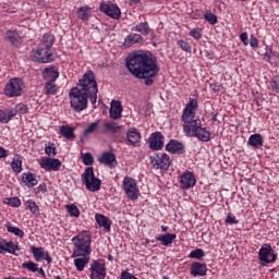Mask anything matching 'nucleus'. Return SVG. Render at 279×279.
<instances>
[{
    "mask_svg": "<svg viewBox=\"0 0 279 279\" xmlns=\"http://www.w3.org/2000/svg\"><path fill=\"white\" fill-rule=\"evenodd\" d=\"M132 31L138 32L140 34H142V36H147L151 32V28H149V24H147V22H142V23L135 25L132 28Z\"/></svg>",
    "mask_w": 279,
    "mask_h": 279,
    "instance_id": "obj_30",
    "label": "nucleus"
},
{
    "mask_svg": "<svg viewBox=\"0 0 279 279\" xmlns=\"http://www.w3.org/2000/svg\"><path fill=\"white\" fill-rule=\"evenodd\" d=\"M23 80L19 77L11 78L4 87V95L7 97H21L23 95Z\"/></svg>",
    "mask_w": 279,
    "mask_h": 279,
    "instance_id": "obj_7",
    "label": "nucleus"
},
{
    "mask_svg": "<svg viewBox=\"0 0 279 279\" xmlns=\"http://www.w3.org/2000/svg\"><path fill=\"white\" fill-rule=\"evenodd\" d=\"M271 86H272L274 90L279 93V76H275L272 78Z\"/></svg>",
    "mask_w": 279,
    "mask_h": 279,
    "instance_id": "obj_51",
    "label": "nucleus"
},
{
    "mask_svg": "<svg viewBox=\"0 0 279 279\" xmlns=\"http://www.w3.org/2000/svg\"><path fill=\"white\" fill-rule=\"evenodd\" d=\"M98 162H100V165H106L107 167H117V156L112 153H104L98 158Z\"/></svg>",
    "mask_w": 279,
    "mask_h": 279,
    "instance_id": "obj_18",
    "label": "nucleus"
},
{
    "mask_svg": "<svg viewBox=\"0 0 279 279\" xmlns=\"http://www.w3.org/2000/svg\"><path fill=\"white\" fill-rule=\"evenodd\" d=\"M187 136H196L198 141H203L204 143L210 141V132H208L206 128H202V122H198V125L196 126H192L191 135Z\"/></svg>",
    "mask_w": 279,
    "mask_h": 279,
    "instance_id": "obj_13",
    "label": "nucleus"
},
{
    "mask_svg": "<svg viewBox=\"0 0 279 279\" xmlns=\"http://www.w3.org/2000/svg\"><path fill=\"white\" fill-rule=\"evenodd\" d=\"M190 36L194 38V40H201L202 39V28L196 27L190 32Z\"/></svg>",
    "mask_w": 279,
    "mask_h": 279,
    "instance_id": "obj_48",
    "label": "nucleus"
},
{
    "mask_svg": "<svg viewBox=\"0 0 279 279\" xmlns=\"http://www.w3.org/2000/svg\"><path fill=\"white\" fill-rule=\"evenodd\" d=\"M83 158V163L86 165V167H90L93 162H95V158L93 157V154L90 153H85L82 155Z\"/></svg>",
    "mask_w": 279,
    "mask_h": 279,
    "instance_id": "obj_42",
    "label": "nucleus"
},
{
    "mask_svg": "<svg viewBox=\"0 0 279 279\" xmlns=\"http://www.w3.org/2000/svg\"><path fill=\"white\" fill-rule=\"evenodd\" d=\"M150 162L154 169H161V171H167L171 167V159L167 154H154L150 156Z\"/></svg>",
    "mask_w": 279,
    "mask_h": 279,
    "instance_id": "obj_8",
    "label": "nucleus"
},
{
    "mask_svg": "<svg viewBox=\"0 0 279 279\" xmlns=\"http://www.w3.org/2000/svg\"><path fill=\"white\" fill-rule=\"evenodd\" d=\"M37 271L40 276H43V278H45L46 274H45V269L43 268H37Z\"/></svg>",
    "mask_w": 279,
    "mask_h": 279,
    "instance_id": "obj_61",
    "label": "nucleus"
},
{
    "mask_svg": "<svg viewBox=\"0 0 279 279\" xmlns=\"http://www.w3.org/2000/svg\"><path fill=\"white\" fill-rule=\"evenodd\" d=\"M248 145L254 147V149H260L263 147V135L260 134H253L248 138Z\"/></svg>",
    "mask_w": 279,
    "mask_h": 279,
    "instance_id": "obj_29",
    "label": "nucleus"
},
{
    "mask_svg": "<svg viewBox=\"0 0 279 279\" xmlns=\"http://www.w3.org/2000/svg\"><path fill=\"white\" fill-rule=\"evenodd\" d=\"M106 130H109V132H113V134H117L119 130H121V126H119V123L117 122H107L105 123Z\"/></svg>",
    "mask_w": 279,
    "mask_h": 279,
    "instance_id": "obj_41",
    "label": "nucleus"
},
{
    "mask_svg": "<svg viewBox=\"0 0 279 279\" xmlns=\"http://www.w3.org/2000/svg\"><path fill=\"white\" fill-rule=\"evenodd\" d=\"M45 151H46L47 156H51V154H52V156H57V154H58L56 151V147H53V146H46Z\"/></svg>",
    "mask_w": 279,
    "mask_h": 279,
    "instance_id": "obj_49",
    "label": "nucleus"
},
{
    "mask_svg": "<svg viewBox=\"0 0 279 279\" xmlns=\"http://www.w3.org/2000/svg\"><path fill=\"white\" fill-rule=\"evenodd\" d=\"M143 43V36L138 35V34H130L123 45L124 47H132V45H136V44H141Z\"/></svg>",
    "mask_w": 279,
    "mask_h": 279,
    "instance_id": "obj_28",
    "label": "nucleus"
},
{
    "mask_svg": "<svg viewBox=\"0 0 279 279\" xmlns=\"http://www.w3.org/2000/svg\"><path fill=\"white\" fill-rule=\"evenodd\" d=\"M31 250L33 252V256L37 263H40L43 260V257L45 256V248L44 247H36L31 246Z\"/></svg>",
    "mask_w": 279,
    "mask_h": 279,
    "instance_id": "obj_34",
    "label": "nucleus"
},
{
    "mask_svg": "<svg viewBox=\"0 0 279 279\" xmlns=\"http://www.w3.org/2000/svg\"><path fill=\"white\" fill-rule=\"evenodd\" d=\"M45 191H47V185L45 183L37 187V193H45Z\"/></svg>",
    "mask_w": 279,
    "mask_h": 279,
    "instance_id": "obj_58",
    "label": "nucleus"
},
{
    "mask_svg": "<svg viewBox=\"0 0 279 279\" xmlns=\"http://www.w3.org/2000/svg\"><path fill=\"white\" fill-rule=\"evenodd\" d=\"M100 12L110 16V19L119 20L121 19V9L112 2L100 3Z\"/></svg>",
    "mask_w": 279,
    "mask_h": 279,
    "instance_id": "obj_11",
    "label": "nucleus"
},
{
    "mask_svg": "<svg viewBox=\"0 0 279 279\" xmlns=\"http://www.w3.org/2000/svg\"><path fill=\"white\" fill-rule=\"evenodd\" d=\"M8 232H11L12 234H15V236H19L20 239H23L25 236V232L21 230L20 228L12 227V225L9 222L5 225Z\"/></svg>",
    "mask_w": 279,
    "mask_h": 279,
    "instance_id": "obj_36",
    "label": "nucleus"
},
{
    "mask_svg": "<svg viewBox=\"0 0 279 279\" xmlns=\"http://www.w3.org/2000/svg\"><path fill=\"white\" fill-rule=\"evenodd\" d=\"M166 150L170 151V154H183L184 153V144L171 140L167 145H166Z\"/></svg>",
    "mask_w": 279,
    "mask_h": 279,
    "instance_id": "obj_21",
    "label": "nucleus"
},
{
    "mask_svg": "<svg viewBox=\"0 0 279 279\" xmlns=\"http://www.w3.org/2000/svg\"><path fill=\"white\" fill-rule=\"evenodd\" d=\"M205 21L209 23L210 25H216L217 23V15L214 14L213 12H207L204 14Z\"/></svg>",
    "mask_w": 279,
    "mask_h": 279,
    "instance_id": "obj_47",
    "label": "nucleus"
},
{
    "mask_svg": "<svg viewBox=\"0 0 279 279\" xmlns=\"http://www.w3.org/2000/svg\"><path fill=\"white\" fill-rule=\"evenodd\" d=\"M41 260H47V263H51L52 258L49 256L48 252H45V255L41 257Z\"/></svg>",
    "mask_w": 279,
    "mask_h": 279,
    "instance_id": "obj_59",
    "label": "nucleus"
},
{
    "mask_svg": "<svg viewBox=\"0 0 279 279\" xmlns=\"http://www.w3.org/2000/svg\"><path fill=\"white\" fill-rule=\"evenodd\" d=\"M72 243L74 244L72 258H77V256H88L90 254V235L85 234L73 238Z\"/></svg>",
    "mask_w": 279,
    "mask_h": 279,
    "instance_id": "obj_5",
    "label": "nucleus"
},
{
    "mask_svg": "<svg viewBox=\"0 0 279 279\" xmlns=\"http://www.w3.org/2000/svg\"><path fill=\"white\" fill-rule=\"evenodd\" d=\"M126 141L129 145H132L133 147H138L141 143V132L136 130L135 128L129 129L126 132Z\"/></svg>",
    "mask_w": 279,
    "mask_h": 279,
    "instance_id": "obj_16",
    "label": "nucleus"
},
{
    "mask_svg": "<svg viewBox=\"0 0 279 279\" xmlns=\"http://www.w3.org/2000/svg\"><path fill=\"white\" fill-rule=\"evenodd\" d=\"M60 77V73L57 69L53 68H46L44 70V80L47 82H56Z\"/></svg>",
    "mask_w": 279,
    "mask_h": 279,
    "instance_id": "obj_25",
    "label": "nucleus"
},
{
    "mask_svg": "<svg viewBox=\"0 0 279 279\" xmlns=\"http://www.w3.org/2000/svg\"><path fill=\"white\" fill-rule=\"evenodd\" d=\"M123 189L129 199H138V187H136V180L125 177L123 180Z\"/></svg>",
    "mask_w": 279,
    "mask_h": 279,
    "instance_id": "obj_9",
    "label": "nucleus"
},
{
    "mask_svg": "<svg viewBox=\"0 0 279 279\" xmlns=\"http://www.w3.org/2000/svg\"><path fill=\"white\" fill-rule=\"evenodd\" d=\"M5 39L13 45V47H19L22 43L21 35L16 31H8L5 34Z\"/></svg>",
    "mask_w": 279,
    "mask_h": 279,
    "instance_id": "obj_23",
    "label": "nucleus"
},
{
    "mask_svg": "<svg viewBox=\"0 0 279 279\" xmlns=\"http://www.w3.org/2000/svg\"><path fill=\"white\" fill-rule=\"evenodd\" d=\"M26 206L27 208H29L31 213H33V215H35L36 217L40 215V209L38 208V205H36V202L27 201Z\"/></svg>",
    "mask_w": 279,
    "mask_h": 279,
    "instance_id": "obj_40",
    "label": "nucleus"
},
{
    "mask_svg": "<svg viewBox=\"0 0 279 279\" xmlns=\"http://www.w3.org/2000/svg\"><path fill=\"white\" fill-rule=\"evenodd\" d=\"M95 219H96L98 226H100V228H104V230H107V232H110L112 221H110L108 217H106L101 214H96Z\"/></svg>",
    "mask_w": 279,
    "mask_h": 279,
    "instance_id": "obj_24",
    "label": "nucleus"
},
{
    "mask_svg": "<svg viewBox=\"0 0 279 279\" xmlns=\"http://www.w3.org/2000/svg\"><path fill=\"white\" fill-rule=\"evenodd\" d=\"M205 253L202 248H196L190 253V258H197L198 260H202L204 258Z\"/></svg>",
    "mask_w": 279,
    "mask_h": 279,
    "instance_id": "obj_45",
    "label": "nucleus"
},
{
    "mask_svg": "<svg viewBox=\"0 0 279 279\" xmlns=\"http://www.w3.org/2000/svg\"><path fill=\"white\" fill-rule=\"evenodd\" d=\"M161 230H162V232H167V230H169V227L161 226Z\"/></svg>",
    "mask_w": 279,
    "mask_h": 279,
    "instance_id": "obj_62",
    "label": "nucleus"
},
{
    "mask_svg": "<svg viewBox=\"0 0 279 279\" xmlns=\"http://www.w3.org/2000/svg\"><path fill=\"white\" fill-rule=\"evenodd\" d=\"M56 81H47L45 84V95H56Z\"/></svg>",
    "mask_w": 279,
    "mask_h": 279,
    "instance_id": "obj_35",
    "label": "nucleus"
},
{
    "mask_svg": "<svg viewBox=\"0 0 279 279\" xmlns=\"http://www.w3.org/2000/svg\"><path fill=\"white\" fill-rule=\"evenodd\" d=\"M99 130V123L93 122L90 125L87 126V129L84 131V136L88 137L90 134H95Z\"/></svg>",
    "mask_w": 279,
    "mask_h": 279,
    "instance_id": "obj_38",
    "label": "nucleus"
},
{
    "mask_svg": "<svg viewBox=\"0 0 279 279\" xmlns=\"http://www.w3.org/2000/svg\"><path fill=\"white\" fill-rule=\"evenodd\" d=\"M0 123H8V119L5 118V111L0 110Z\"/></svg>",
    "mask_w": 279,
    "mask_h": 279,
    "instance_id": "obj_56",
    "label": "nucleus"
},
{
    "mask_svg": "<svg viewBox=\"0 0 279 279\" xmlns=\"http://www.w3.org/2000/svg\"><path fill=\"white\" fill-rule=\"evenodd\" d=\"M97 81L93 70H88L78 81L77 86L70 89V104L74 112H82L88 108V99L92 104H97Z\"/></svg>",
    "mask_w": 279,
    "mask_h": 279,
    "instance_id": "obj_1",
    "label": "nucleus"
},
{
    "mask_svg": "<svg viewBox=\"0 0 279 279\" xmlns=\"http://www.w3.org/2000/svg\"><path fill=\"white\" fill-rule=\"evenodd\" d=\"M4 204H8L13 208H19V206H21V199H19V197L5 198Z\"/></svg>",
    "mask_w": 279,
    "mask_h": 279,
    "instance_id": "obj_46",
    "label": "nucleus"
},
{
    "mask_svg": "<svg viewBox=\"0 0 279 279\" xmlns=\"http://www.w3.org/2000/svg\"><path fill=\"white\" fill-rule=\"evenodd\" d=\"M126 68L137 80H145V86L154 84L153 77L160 72L158 61L151 52L137 51L126 58Z\"/></svg>",
    "mask_w": 279,
    "mask_h": 279,
    "instance_id": "obj_2",
    "label": "nucleus"
},
{
    "mask_svg": "<svg viewBox=\"0 0 279 279\" xmlns=\"http://www.w3.org/2000/svg\"><path fill=\"white\" fill-rule=\"evenodd\" d=\"M16 112H20V114H27V106L23 104L17 105Z\"/></svg>",
    "mask_w": 279,
    "mask_h": 279,
    "instance_id": "obj_50",
    "label": "nucleus"
},
{
    "mask_svg": "<svg viewBox=\"0 0 279 279\" xmlns=\"http://www.w3.org/2000/svg\"><path fill=\"white\" fill-rule=\"evenodd\" d=\"M19 245L14 244V242L5 241V239L0 238V254H4V252H8L9 254H15L19 252Z\"/></svg>",
    "mask_w": 279,
    "mask_h": 279,
    "instance_id": "obj_17",
    "label": "nucleus"
},
{
    "mask_svg": "<svg viewBox=\"0 0 279 279\" xmlns=\"http://www.w3.org/2000/svg\"><path fill=\"white\" fill-rule=\"evenodd\" d=\"M53 43H56V37H53V35L45 34L38 48L32 52L33 60L35 62H40L41 64L53 62V52H51Z\"/></svg>",
    "mask_w": 279,
    "mask_h": 279,
    "instance_id": "obj_3",
    "label": "nucleus"
},
{
    "mask_svg": "<svg viewBox=\"0 0 279 279\" xmlns=\"http://www.w3.org/2000/svg\"><path fill=\"white\" fill-rule=\"evenodd\" d=\"M90 279H106V264L94 260L90 265Z\"/></svg>",
    "mask_w": 279,
    "mask_h": 279,
    "instance_id": "obj_12",
    "label": "nucleus"
},
{
    "mask_svg": "<svg viewBox=\"0 0 279 279\" xmlns=\"http://www.w3.org/2000/svg\"><path fill=\"white\" fill-rule=\"evenodd\" d=\"M60 134L64 136L68 141H73L75 138V129L70 125H61Z\"/></svg>",
    "mask_w": 279,
    "mask_h": 279,
    "instance_id": "obj_27",
    "label": "nucleus"
},
{
    "mask_svg": "<svg viewBox=\"0 0 279 279\" xmlns=\"http://www.w3.org/2000/svg\"><path fill=\"white\" fill-rule=\"evenodd\" d=\"M178 47H180V49H182V51H185L186 53H191V51H192L191 44H189L184 39H180L178 41Z\"/></svg>",
    "mask_w": 279,
    "mask_h": 279,
    "instance_id": "obj_44",
    "label": "nucleus"
},
{
    "mask_svg": "<svg viewBox=\"0 0 279 279\" xmlns=\"http://www.w3.org/2000/svg\"><path fill=\"white\" fill-rule=\"evenodd\" d=\"M121 112H123V106L121 105V101L113 100L111 101V107L109 110V114L111 119H121Z\"/></svg>",
    "mask_w": 279,
    "mask_h": 279,
    "instance_id": "obj_20",
    "label": "nucleus"
},
{
    "mask_svg": "<svg viewBox=\"0 0 279 279\" xmlns=\"http://www.w3.org/2000/svg\"><path fill=\"white\" fill-rule=\"evenodd\" d=\"M206 271H208L206 264L195 262L191 266V274L194 278H197V276H206Z\"/></svg>",
    "mask_w": 279,
    "mask_h": 279,
    "instance_id": "obj_22",
    "label": "nucleus"
},
{
    "mask_svg": "<svg viewBox=\"0 0 279 279\" xmlns=\"http://www.w3.org/2000/svg\"><path fill=\"white\" fill-rule=\"evenodd\" d=\"M70 217H80V208L75 204L65 206Z\"/></svg>",
    "mask_w": 279,
    "mask_h": 279,
    "instance_id": "obj_39",
    "label": "nucleus"
},
{
    "mask_svg": "<svg viewBox=\"0 0 279 279\" xmlns=\"http://www.w3.org/2000/svg\"><path fill=\"white\" fill-rule=\"evenodd\" d=\"M90 14V9L87 7H82L78 9V19H82V21H86Z\"/></svg>",
    "mask_w": 279,
    "mask_h": 279,
    "instance_id": "obj_43",
    "label": "nucleus"
},
{
    "mask_svg": "<svg viewBox=\"0 0 279 279\" xmlns=\"http://www.w3.org/2000/svg\"><path fill=\"white\" fill-rule=\"evenodd\" d=\"M197 180L191 172H185L181 175V189H192L195 186Z\"/></svg>",
    "mask_w": 279,
    "mask_h": 279,
    "instance_id": "obj_19",
    "label": "nucleus"
},
{
    "mask_svg": "<svg viewBox=\"0 0 279 279\" xmlns=\"http://www.w3.org/2000/svg\"><path fill=\"white\" fill-rule=\"evenodd\" d=\"M197 108H198L197 100L191 99L183 110L182 121L183 123H185L183 125V130L186 135H191V129L196 128V125H199V123L202 122V120H199L195 116Z\"/></svg>",
    "mask_w": 279,
    "mask_h": 279,
    "instance_id": "obj_4",
    "label": "nucleus"
},
{
    "mask_svg": "<svg viewBox=\"0 0 279 279\" xmlns=\"http://www.w3.org/2000/svg\"><path fill=\"white\" fill-rule=\"evenodd\" d=\"M88 263H90V257L88 255L74 259V265L77 271H82Z\"/></svg>",
    "mask_w": 279,
    "mask_h": 279,
    "instance_id": "obj_31",
    "label": "nucleus"
},
{
    "mask_svg": "<svg viewBox=\"0 0 279 279\" xmlns=\"http://www.w3.org/2000/svg\"><path fill=\"white\" fill-rule=\"evenodd\" d=\"M250 46L253 47V49L258 47V38H256L254 35H251L250 37Z\"/></svg>",
    "mask_w": 279,
    "mask_h": 279,
    "instance_id": "obj_53",
    "label": "nucleus"
},
{
    "mask_svg": "<svg viewBox=\"0 0 279 279\" xmlns=\"http://www.w3.org/2000/svg\"><path fill=\"white\" fill-rule=\"evenodd\" d=\"M149 147L150 149H160L161 147H165V136H162V133L155 132L150 135L148 138Z\"/></svg>",
    "mask_w": 279,
    "mask_h": 279,
    "instance_id": "obj_15",
    "label": "nucleus"
},
{
    "mask_svg": "<svg viewBox=\"0 0 279 279\" xmlns=\"http://www.w3.org/2000/svg\"><path fill=\"white\" fill-rule=\"evenodd\" d=\"M210 88L214 93H219V90H221V85H210Z\"/></svg>",
    "mask_w": 279,
    "mask_h": 279,
    "instance_id": "obj_60",
    "label": "nucleus"
},
{
    "mask_svg": "<svg viewBox=\"0 0 279 279\" xmlns=\"http://www.w3.org/2000/svg\"><path fill=\"white\" fill-rule=\"evenodd\" d=\"M22 181L28 189H34L38 184V180H36V174L28 172L24 173L22 177Z\"/></svg>",
    "mask_w": 279,
    "mask_h": 279,
    "instance_id": "obj_26",
    "label": "nucleus"
},
{
    "mask_svg": "<svg viewBox=\"0 0 279 279\" xmlns=\"http://www.w3.org/2000/svg\"><path fill=\"white\" fill-rule=\"evenodd\" d=\"M39 165L45 171H60V167H62V162L53 158H41Z\"/></svg>",
    "mask_w": 279,
    "mask_h": 279,
    "instance_id": "obj_14",
    "label": "nucleus"
},
{
    "mask_svg": "<svg viewBox=\"0 0 279 279\" xmlns=\"http://www.w3.org/2000/svg\"><path fill=\"white\" fill-rule=\"evenodd\" d=\"M83 183L85 184L87 191L92 193H97L101 189V180L95 177V169L93 167H87L85 172L82 174Z\"/></svg>",
    "mask_w": 279,
    "mask_h": 279,
    "instance_id": "obj_6",
    "label": "nucleus"
},
{
    "mask_svg": "<svg viewBox=\"0 0 279 279\" xmlns=\"http://www.w3.org/2000/svg\"><path fill=\"white\" fill-rule=\"evenodd\" d=\"M278 255L274 253L270 244H264L258 253V258L262 262V265L265 266V263H276V258Z\"/></svg>",
    "mask_w": 279,
    "mask_h": 279,
    "instance_id": "obj_10",
    "label": "nucleus"
},
{
    "mask_svg": "<svg viewBox=\"0 0 279 279\" xmlns=\"http://www.w3.org/2000/svg\"><path fill=\"white\" fill-rule=\"evenodd\" d=\"M56 279H62V277H60V276H57V277H56Z\"/></svg>",
    "mask_w": 279,
    "mask_h": 279,
    "instance_id": "obj_64",
    "label": "nucleus"
},
{
    "mask_svg": "<svg viewBox=\"0 0 279 279\" xmlns=\"http://www.w3.org/2000/svg\"><path fill=\"white\" fill-rule=\"evenodd\" d=\"M240 40L247 47L250 45V39L247 38V33H242L240 35Z\"/></svg>",
    "mask_w": 279,
    "mask_h": 279,
    "instance_id": "obj_54",
    "label": "nucleus"
},
{
    "mask_svg": "<svg viewBox=\"0 0 279 279\" xmlns=\"http://www.w3.org/2000/svg\"><path fill=\"white\" fill-rule=\"evenodd\" d=\"M0 158H8V150L0 146Z\"/></svg>",
    "mask_w": 279,
    "mask_h": 279,
    "instance_id": "obj_57",
    "label": "nucleus"
},
{
    "mask_svg": "<svg viewBox=\"0 0 279 279\" xmlns=\"http://www.w3.org/2000/svg\"><path fill=\"white\" fill-rule=\"evenodd\" d=\"M23 269H27V271H32L33 274H36L38 271V264L28 260L22 264Z\"/></svg>",
    "mask_w": 279,
    "mask_h": 279,
    "instance_id": "obj_37",
    "label": "nucleus"
},
{
    "mask_svg": "<svg viewBox=\"0 0 279 279\" xmlns=\"http://www.w3.org/2000/svg\"><path fill=\"white\" fill-rule=\"evenodd\" d=\"M157 241H160L162 245H171L173 241H175V234L173 233H167V234H159L157 238Z\"/></svg>",
    "mask_w": 279,
    "mask_h": 279,
    "instance_id": "obj_32",
    "label": "nucleus"
},
{
    "mask_svg": "<svg viewBox=\"0 0 279 279\" xmlns=\"http://www.w3.org/2000/svg\"><path fill=\"white\" fill-rule=\"evenodd\" d=\"M134 3H141V0H133Z\"/></svg>",
    "mask_w": 279,
    "mask_h": 279,
    "instance_id": "obj_63",
    "label": "nucleus"
},
{
    "mask_svg": "<svg viewBox=\"0 0 279 279\" xmlns=\"http://www.w3.org/2000/svg\"><path fill=\"white\" fill-rule=\"evenodd\" d=\"M11 167L15 173H21L23 161L21 160V156L15 155L12 159Z\"/></svg>",
    "mask_w": 279,
    "mask_h": 279,
    "instance_id": "obj_33",
    "label": "nucleus"
},
{
    "mask_svg": "<svg viewBox=\"0 0 279 279\" xmlns=\"http://www.w3.org/2000/svg\"><path fill=\"white\" fill-rule=\"evenodd\" d=\"M14 117H16V110L12 109L8 111V113L5 112L7 123L10 122Z\"/></svg>",
    "mask_w": 279,
    "mask_h": 279,
    "instance_id": "obj_52",
    "label": "nucleus"
},
{
    "mask_svg": "<svg viewBox=\"0 0 279 279\" xmlns=\"http://www.w3.org/2000/svg\"><path fill=\"white\" fill-rule=\"evenodd\" d=\"M226 222H227V223H230V226H232V225H234V223H238L236 218H235V217H232L231 215H228V216H227Z\"/></svg>",
    "mask_w": 279,
    "mask_h": 279,
    "instance_id": "obj_55",
    "label": "nucleus"
}]
</instances>
